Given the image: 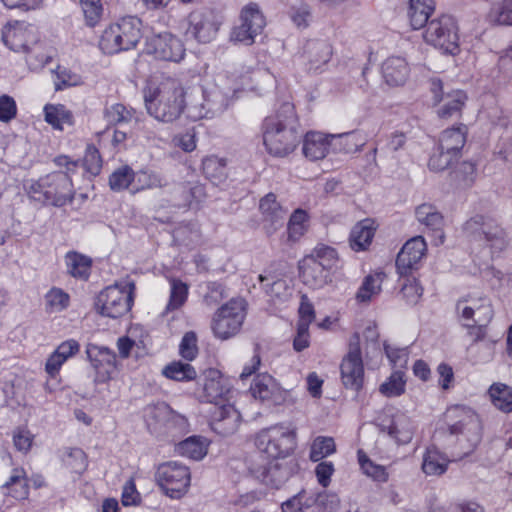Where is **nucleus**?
<instances>
[{
    "label": "nucleus",
    "instance_id": "nucleus-1",
    "mask_svg": "<svg viewBox=\"0 0 512 512\" xmlns=\"http://www.w3.org/2000/svg\"><path fill=\"white\" fill-rule=\"evenodd\" d=\"M262 129L267 151L277 157L293 152L301 138L298 118L289 102L284 103L274 115L266 117Z\"/></svg>",
    "mask_w": 512,
    "mask_h": 512
},
{
    "label": "nucleus",
    "instance_id": "nucleus-2",
    "mask_svg": "<svg viewBox=\"0 0 512 512\" xmlns=\"http://www.w3.org/2000/svg\"><path fill=\"white\" fill-rule=\"evenodd\" d=\"M186 90L175 79H166L144 91L147 113L163 123L176 121L185 109Z\"/></svg>",
    "mask_w": 512,
    "mask_h": 512
},
{
    "label": "nucleus",
    "instance_id": "nucleus-3",
    "mask_svg": "<svg viewBox=\"0 0 512 512\" xmlns=\"http://www.w3.org/2000/svg\"><path fill=\"white\" fill-rule=\"evenodd\" d=\"M29 193L37 201L62 207L71 203L75 196L72 180L67 173L53 172L30 186Z\"/></svg>",
    "mask_w": 512,
    "mask_h": 512
},
{
    "label": "nucleus",
    "instance_id": "nucleus-4",
    "mask_svg": "<svg viewBox=\"0 0 512 512\" xmlns=\"http://www.w3.org/2000/svg\"><path fill=\"white\" fill-rule=\"evenodd\" d=\"M140 39V19L131 16L124 17L103 31L99 47L106 54H114L134 48Z\"/></svg>",
    "mask_w": 512,
    "mask_h": 512
},
{
    "label": "nucleus",
    "instance_id": "nucleus-5",
    "mask_svg": "<svg viewBox=\"0 0 512 512\" xmlns=\"http://www.w3.org/2000/svg\"><path fill=\"white\" fill-rule=\"evenodd\" d=\"M256 445L265 458L286 460L296 448V431L281 425L263 429L257 434Z\"/></svg>",
    "mask_w": 512,
    "mask_h": 512
},
{
    "label": "nucleus",
    "instance_id": "nucleus-6",
    "mask_svg": "<svg viewBox=\"0 0 512 512\" xmlns=\"http://www.w3.org/2000/svg\"><path fill=\"white\" fill-rule=\"evenodd\" d=\"M463 229L468 237L489 248L492 255L508 245L506 231L491 217L475 215L465 222Z\"/></svg>",
    "mask_w": 512,
    "mask_h": 512
},
{
    "label": "nucleus",
    "instance_id": "nucleus-7",
    "mask_svg": "<svg viewBox=\"0 0 512 512\" xmlns=\"http://www.w3.org/2000/svg\"><path fill=\"white\" fill-rule=\"evenodd\" d=\"M135 284L132 281L116 283L102 290L96 302L99 313L109 318L127 314L133 304Z\"/></svg>",
    "mask_w": 512,
    "mask_h": 512
},
{
    "label": "nucleus",
    "instance_id": "nucleus-8",
    "mask_svg": "<svg viewBox=\"0 0 512 512\" xmlns=\"http://www.w3.org/2000/svg\"><path fill=\"white\" fill-rule=\"evenodd\" d=\"M424 39L444 53L455 55L459 52L458 27L449 15H442L428 22Z\"/></svg>",
    "mask_w": 512,
    "mask_h": 512
},
{
    "label": "nucleus",
    "instance_id": "nucleus-9",
    "mask_svg": "<svg viewBox=\"0 0 512 512\" xmlns=\"http://www.w3.org/2000/svg\"><path fill=\"white\" fill-rule=\"evenodd\" d=\"M245 319V305L242 299H232L221 306L212 319V331L215 337L227 340L241 329Z\"/></svg>",
    "mask_w": 512,
    "mask_h": 512
},
{
    "label": "nucleus",
    "instance_id": "nucleus-10",
    "mask_svg": "<svg viewBox=\"0 0 512 512\" xmlns=\"http://www.w3.org/2000/svg\"><path fill=\"white\" fill-rule=\"evenodd\" d=\"M155 478L166 495L179 499L187 492L191 475L188 467L170 461L158 467Z\"/></svg>",
    "mask_w": 512,
    "mask_h": 512
},
{
    "label": "nucleus",
    "instance_id": "nucleus-11",
    "mask_svg": "<svg viewBox=\"0 0 512 512\" xmlns=\"http://www.w3.org/2000/svg\"><path fill=\"white\" fill-rule=\"evenodd\" d=\"M445 418L449 425L450 434H465L472 448L480 442L482 425L474 411L467 407L456 405L447 409Z\"/></svg>",
    "mask_w": 512,
    "mask_h": 512
},
{
    "label": "nucleus",
    "instance_id": "nucleus-12",
    "mask_svg": "<svg viewBox=\"0 0 512 512\" xmlns=\"http://www.w3.org/2000/svg\"><path fill=\"white\" fill-rule=\"evenodd\" d=\"M250 473L260 482L271 488L281 487L292 474L290 461L267 459L259 455L249 467Z\"/></svg>",
    "mask_w": 512,
    "mask_h": 512
},
{
    "label": "nucleus",
    "instance_id": "nucleus-13",
    "mask_svg": "<svg viewBox=\"0 0 512 512\" xmlns=\"http://www.w3.org/2000/svg\"><path fill=\"white\" fill-rule=\"evenodd\" d=\"M456 312L465 327L488 325L494 315L491 301L486 296L469 294L456 303Z\"/></svg>",
    "mask_w": 512,
    "mask_h": 512
},
{
    "label": "nucleus",
    "instance_id": "nucleus-14",
    "mask_svg": "<svg viewBox=\"0 0 512 512\" xmlns=\"http://www.w3.org/2000/svg\"><path fill=\"white\" fill-rule=\"evenodd\" d=\"M266 20L256 3L244 6L240 13V24L230 34V40L244 45H252L255 38L263 32Z\"/></svg>",
    "mask_w": 512,
    "mask_h": 512
},
{
    "label": "nucleus",
    "instance_id": "nucleus-15",
    "mask_svg": "<svg viewBox=\"0 0 512 512\" xmlns=\"http://www.w3.org/2000/svg\"><path fill=\"white\" fill-rule=\"evenodd\" d=\"M338 506L335 495L302 491L282 504V512H335Z\"/></svg>",
    "mask_w": 512,
    "mask_h": 512
},
{
    "label": "nucleus",
    "instance_id": "nucleus-16",
    "mask_svg": "<svg viewBox=\"0 0 512 512\" xmlns=\"http://www.w3.org/2000/svg\"><path fill=\"white\" fill-rule=\"evenodd\" d=\"M220 26V18L208 8L195 9L188 15L187 33L199 43L206 44L215 39Z\"/></svg>",
    "mask_w": 512,
    "mask_h": 512
},
{
    "label": "nucleus",
    "instance_id": "nucleus-17",
    "mask_svg": "<svg viewBox=\"0 0 512 512\" xmlns=\"http://www.w3.org/2000/svg\"><path fill=\"white\" fill-rule=\"evenodd\" d=\"M359 342V336L355 334L350 341L349 351L340 366L343 385L355 391L362 388L364 381V366Z\"/></svg>",
    "mask_w": 512,
    "mask_h": 512
},
{
    "label": "nucleus",
    "instance_id": "nucleus-18",
    "mask_svg": "<svg viewBox=\"0 0 512 512\" xmlns=\"http://www.w3.org/2000/svg\"><path fill=\"white\" fill-rule=\"evenodd\" d=\"M146 50L155 58L164 61L179 62L185 55L182 41L168 32L152 36L147 42Z\"/></svg>",
    "mask_w": 512,
    "mask_h": 512
},
{
    "label": "nucleus",
    "instance_id": "nucleus-19",
    "mask_svg": "<svg viewBox=\"0 0 512 512\" xmlns=\"http://www.w3.org/2000/svg\"><path fill=\"white\" fill-rule=\"evenodd\" d=\"M2 39L11 50L26 53L37 43V34L32 25L14 21L3 28Z\"/></svg>",
    "mask_w": 512,
    "mask_h": 512
},
{
    "label": "nucleus",
    "instance_id": "nucleus-20",
    "mask_svg": "<svg viewBox=\"0 0 512 512\" xmlns=\"http://www.w3.org/2000/svg\"><path fill=\"white\" fill-rule=\"evenodd\" d=\"M87 357L95 370L97 382H107L116 369V355L106 347L88 344Z\"/></svg>",
    "mask_w": 512,
    "mask_h": 512
},
{
    "label": "nucleus",
    "instance_id": "nucleus-21",
    "mask_svg": "<svg viewBox=\"0 0 512 512\" xmlns=\"http://www.w3.org/2000/svg\"><path fill=\"white\" fill-rule=\"evenodd\" d=\"M427 244L422 236L409 239L397 255L396 267L401 276H407L417 268L418 263L425 255Z\"/></svg>",
    "mask_w": 512,
    "mask_h": 512
},
{
    "label": "nucleus",
    "instance_id": "nucleus-22",
    "mask_svg": "<svg viewBox=\"0 0 512 512\" xmlns=\"http://www.w3.org/2000/svg\"><path fill=\"white\" fill-rule=\"evenodd\" d=\"M263 229L267 235H272L284 226L287 211L277 201L276 195L268 193L259 202Z\"/></svg>",
    "mask_w": 512,
    "mask_h": 512
},
{
    "label": "nucleus",
    "instance_id": "nucleus-23",
    "mask_svg": "<svg viewBox=\"0 0 512 512\" xmlns=\"http://www.w3.org/2000/svg\"><path fill=\"white\" fill-rule=\"evenodd\" d=\"M241 420L238 409L228 402L215 406L211 415V427L219 435L230 436L238 430Z\"/></svg>",
    "mask_w": 512,
    "mask_h": 512
},
{
    "label": "nucleus",
    "instance_id": "nucleus-24",
    "mask_svg": "<svg viewBox=\"0 0 512 512\" xmlns=\"http://www.w3.org/2000/svg\"><path fill=\"white\" fill-rule=\"evenodd\" d=\"M332 46L325 40H308L303 48L302 58L309 72H318L330 61Z\"/></svg>",
    "mask_w": 512,
    "mask_h": 512
},
{
    "label": "nucleus",
    "instance_id": "nucleus-25",
    "mask_svg": "<svg viewBox=\"0 0 512 512\" xmlns=\"http://www.w3.org/2000/svg\"><path fill=\"white\" fill-rule=\"evenodd\" d=\"M300 278L304 285L319 289L324 287L329 280V269L323 261L315 257H304L300 262Z\"/></svg>",
    "mask_w": 512,
    "mask_h": 512
},
{
    "label": "nucleus",
    "instance_id": "nucleus-26",
    "mask_svg": "<svg viewBox=\"0 0 512 512\" xmlns=\"http://www.w3.org/2000/svg\"><path fill=\"white\" fill-rule=\"evenodd\" d=\"M379 426L381 431L386 432L400 445L410 443L415 430L412 420L405 414L394 415L387 423L383 421Z\"/></svg>",
    "mask_w": 512,
    "mask_h": 512
},
{
    "label": "nucleus",
    "instance_id": "nucleus-27",
    "mask_svg": "<svg viewBox=\"0 0 512 512\" xmlns=\"http://www.w3.org/2000/svg\"><path fill=\"white\" fill-rule=\"evenodd\" d=\"M231 389L226 379L218 371L208 373L204 383V396L207 401L215 403V406L226 404L230 400Z\"/></svg>",
    "mask_w": 512,
    "mask_h": 512
},
{
    "label": "nucleus",
    "instance_id": "nucleus-28",
    "mask_svg": "<svg viewBox=\"0 0 512 512\" xmlns=\"http://www.w3.org/2000/svg\"><path fill=\"white\" fill-rule=\"evenodd\" d=\"M415 216L421 225L436 234V244H443L445 238L443 232L444 217L437 208L431 204H421L416 208Z\"/></svg>",
    "mask_w": 512,
    "mask_h": 512
},
{
    "label": "nucleus",
    "instance_id": "nucleus-29",
    "mask_svg": "<svg viewBox=\"0 0 512 512\" xmlns=\"http://www.w3.org/2000/svg\"><path fill=\"white\" fill-rule=\"evenodd\" d=\"M250 72L251 67H246L244 65H241L240 69L237 67H230L224 72L218 74L216 80L217 85L226 96L230 93L234 96L237 92L243 89L246 84V80L249 78Z\"/></svg>",
    "mask_w": 512,
    "mask_h": 512
},
{
    "label": "nucleus",
    "instance_id": "nucleus-30",
    "mask_svg": "<svg viewBox=\"0 0 512 512\" xmlns=\"http://www.w3.org/2000/svg\"><path fill=\"white\" fill-rule=\"evenodd\" d=\"M250 391L254 398L261 401L278 403L283 398V391L275 379L267 373L259 374L254 378Z\"/></svg>",
    "mask_w": 512,
    "mask_h": 512
},
{
    "label": "nucleus",
    "instance_id": "nucleus-31",
    "mask_svg": "<svg viewBox=\"0 0 512 512\" xmlns=\"http://www.w3.org/2000/svg\"><path fill=\"white\" fill-rule=\"evenodd\" d=\"M334 138V134L326 135L321 132L307 133L303 141V154L311 161L323 159L329 151L331 139Z\"/></svg>",
    "mask_w": 512,
    "mask_h": 512
},
{
    "label": "nucleus",
    "instance_id": "nucleus-32",
    "mask_svg": "<svg viewBox=\"0 0 512 512\" xmlns=\"http://www.w3.org/2000/svg\"><path fill=\"white\" fill-rule=\"evenodd\" d=\"M409 65L402 57H389L382 65V73L390 86L403 85L409 76Z\"/></svg>",
    "mask_w": 512,
    "mask_h": 512
},
{
    "label": "nucleus",
    "instance_id": "nucleus-33",
    "mask_svg": "<svg viewBox=\"0 0 512 512\" xmlns=\"http://www.w3.org/2000/svg\"><path fill=\"white\" fill-rule=\"evenodd\" d=\"M375 231V223L371 219H364L355 224L349 238L351 248L354 251L365 250L371 244Z\"/></svg>",
    "mask_w": 512,
    "mask_h": 512
},
{
    "label": "nucleus",
    "instance_id": "nucleus-34",
    "mask_svg": "<svg viewBox=\"0 0 512 512\" xmlns=\"http://www.w3.org/2000/svg\"><path fill=\"white\" fill-rule=\"evenodd\" d=\"M467 136V127L463 124L457 127H452L444 130L439 138L440 149H446V151L458 157L460 151L465 145Z\"/></svg>",
    "mask_w": 512,
    "mask_h": 512
},
{
    "label": "nucleus",
    "instance_id": "nucleus-35",
    "mask_svg": "<svg viewBox=\"0 0 512 512\" xmlns=\"http://www.w3.org/2000/svg\"><path fill=\"white\" fill-rule=\"evenodd\" d=\"M209 442L202 436H190L175 446V452L183 457L201 460L208 451Z\"/></svg>",
    "mask_w": 512,
    "mask_h": 512
},
{
    "label": "nucleus",
    "instance_id": "nucleus-36",
    "mask_svg": "<svg viewBox=\"0 0 512 512\" xmlns=\"http://www.w3.org/2000/svg\"><path fill=\"white\" fill-rule=\"evenodd\" d=\"M433 10V0H410L408 17L412 28L420 29L427 24Z\"/></svg>",
    "mask_w": 512,
    "mask_h": 512
},
{
    "label": "nucleus",
    "instance_id": "nucleus-37",
    "mask_svg": "<svg viewBox=\"0 0 512 512\" xmlns=\"http://www.w3.org/2000/svg\"><path fill=\"white\" fill-rule=\"evenodd\" d=\"M449 459L435 447L427 449L423 457L422 470L426 475L440 476L448 467Z\"/></svg>",
    "mask_w": 512,
    "mask_h": 512
},
{
    "label": "nucleus",
    "instance_id": "nucleus-38",
    "mask_svg": "<svg viewBox=\"0 0 512 512\" xmlns=\"http://www.w3.org/2000/svg\"><path fill=\"white\" fill-rule=\"evenodd\" d=\"M385 274L376 272L367 275L356 293V300L359 303H369L375 296L381 292V287Z\"/></svg>",
    "mask_w": 512,
    "mask_h": 512
},
{
    "label": "nucleus",
    "instance_id": "nucleus-39",
    "mask_svg": "<svg viewBox=\"0 0 512 512\" xmlns=\"http://www.w3.org/2000/svg\"><path fill=\"white\" fill-rule=\"evenodd\" d=\"M205 177L215 185L223 184L227 177L226 161L216 156H208L202 162Z\"/></svg>",
    "mask_w": 512,
    "mask_h": 512
},
{
    "label": "nucleus",
    "instance_id": "nucleus-40",
    "mask_svg": "<svg viewBox=\"0 0 512 512\" xmlns=\"http://www.w3.org/2000/svg\"><path fill=\"white\" fill-rule=\"evenodd\" d=\"M187 118L192 121H198L203 118L210 117L214 114L215 109L207 107L206 99L201 92L191 94L188 102L185 101V109Z\"/></svg>",
    "mask_w": 512,
    "mask_h": 512
},
{
    "label": "nucleus",
    "instance_id": "nucleus-41",
    "mask_svg": "<svg viewBox=\"0 0 512 512\" xmlns=\"http://www.w3.org/2000/svg\"><path fill=\"white\" fill-rule=\"evenodd\" d=\"M104 119L110 126L126 124L137 119L136 111L122 103H114L106 106L103 112Z\"/></svg>",
    "mask_w": 512,
    "mask_h": 512
},
{
    "label": "nucleus",
    "instance_id": "nucleus-42",
    "mask_svg": "<svg viewBox=\"0 0 512 512\" xmlns=\"http://www.w3.org/2000/svg\"><path fill=\"white\" fill-rule=\"evenodd\" d=\"M3 489H6L7 493L15 499H26L29 487L24 469L15 468L9 479L3 484Z\"/></svg>",
    "mask_w": 512,
    "mask_h": 512
},
{
    "label": "nucleus",
    "instance_id": "nucleus-43",
    "mask_svg": "<svg viewBox=\"0 0 512 512\" xmlns=\"http://www.w3.org/2000/svg\"><path fill=\"white\" fill-rule=\"evenodd\" d=\"M68 273L80 279H87L90 274L92 261L89 257L77 252H69L65 256Z\"/></svg>",
    "mask_w": 512,
    "mask_h": 512
},
{
    "label": "nucleus",
    "instance_id": "nucleus-44",
    "mask_svg": "<svg viewBox=\"0 0 512 512\" xmlns=\"http://www.w3.org/2000/svg\"><path fill=\"white\" fill-rule=\"evenodd\" d=\"M45 120L58 130H63L65 125H72L73 116L63 105H46L44 108Z\"/></svg>",
    "mask_w": 512,
    "mask_h": 512
},
{
    "label": "nucleus",
    "instance_id": "nucleus-45",
    "mask_svg": "<svg viewBox=\"0 0 512 512\" xmlns=\"http://www.w3.org/2000/svg\"><path fill=\"white\" fill-rule=\"evenodd\" d=\"M336 452L334 438L329 436H317L310 445L309 459L319 462Z\"/></svg>",
    "mask_w": 512,
    "mask_h": 512
},
{
    "label": "nucleus",
    "instance_id": "nucleus-46",
    "mask_svg": "<svg viewBox=\"0 0 512 512\" xmlns=\"http://www.w3.org/2000/svg\"><path fill=\"white\" fill-rule=\"evenodd\" d=\"M489 395L496 408L503 412L512 411V389L502 383H495L489 389Z\"/></svg>",
    "mask_w": 512,
    "mask_h": 512
},
{
    "label": "nucleus",
    "instance_id": "nucleus-47",
    "mask_svg": "<svg viewBox=\"0 0 512 512\" xmlns=\"http://www.w3.org/2000/svg\"><path fill=\"white\" fill-rule=\"evenodd\" d=\"M169 415H171V408L165 403H158L146 407L144 417L147 425L157 430L166 426Z\"/></svg>",
    "mask_w": 512,
    "mask_h": 512
},
{
    "label": "nucleus",
    "instance_id": "nucleus-48",
    "mask_svg": "<svg viewBox=\"0 0 512 512\" xmlns=\"http://www.w3.org/2000/svg\"><path fill=\"white\" fill-rule=\"evenodd\" d=\"M163 375L175 381H191L197 376V372L189 363L174 361L166 365L162 371Z\"/></svg>",
    "mask_w": 512,
    "mask_h": 512
},
{
    "label": "nucleus",
    "instance_id": "nucleus-49",
    "mask_svg": "<svg viewBox=\"0 0 512 512\" xmlns=\"http://www.w3.org/2000/svg\"><path fill=\"white\" fill-rule=\"evenodd\" d=\"M137 186L135 191L145 189L164 188L167 186V179L160 173L151 170H142L135 174Z\"/></svg>",
    "mask_w": 512,
    "mask_h": 512
},
{
    "label": "nucleus",
    "instance_id": "nucleus-50",
    "mask_svg": "<svg viewBox=\"0 0 512 512\" xmlns=\"http://www.w3.org/2000/svg\"><path fill=\"white\" fill-rule=\"evenodd\" d=\"M405 385L404 373L402 371H395L380 385L379 391L388 398L398 397L405 392Z\"/></svg>",
    "mask_w": 512,
    "mask_h": 512
},
{
    "label": "nucleus",
    "instance_id": "nucleus-51",
    "mask_svg": "<svg viewBox=\"0 0 512 512\" xmlns=\"http://www.w3.org/2000/svg\"><path fill=\"white\" fill-rule=\"evenodd\" d=\"M308 214L302 209H297L290 216L287 232L291 241L299 240L307 230Z\"/></svg>",
    "mask_w": 512,
    "mask_h": 512
},
{
    "label": "nucleus",
    "instance_id": "nucleus-52",
    "mask_svg": "<svg viewBox=\"0 0 512 512\" xmlns=\"http://www.w3.org/2000/svg\"><path fill=\"white\" fill-rule=\"evenodd\" d=\"M466 98V94L461 90L447 94L444 105L438 111L439 116L441 118H450L459 113L464 106Z\"/></svg>",
    "mask_w": 512,
    "mask_h": 512
},
{
    "label": "nucleus",
    "instance_id": "nucleus-53",
    "mask_svg": "<svg viewBox=\"0 0 512 512\" xmlns=\"http://www.w3.org/2000/svg\"><path fill=\"white\" fill-rule=\"evenodd\" d=\"M86 25L96 26L103 17L104 7L102 0H79Z\"/></svg>",
    "mask_w": 512,
    "mask_h": 512
},
{
    "label": "nucleus",
    "instance_id": "nucleus-54",
    "mask_svg": "<svg viewBox=\"0 0 512 512\" xmlns=\"http://www.w3.org/2000/svg\"><path fill=\"white\" fill-rule=\"evenodd\" d=\"M135 178V172L127 165L116 169L109 177V186L113 191L127 189Z\"/></svg>",
    "mask_w": 512,
    "mask_h": 512
},
{
    "label": "nucleus",
    "instance_id": "nucleus-55",
    "mask_svg": "<svg viewBox=\"0 0 512 512\" xmlns=\"http://www.w3.org/2000/svg\"><path fill=\"white\" fill-rule=\"evenodd\" d=\"M188 296V286L180 280H171V292L166 310L172 311L180 308Z\"/></svg>",
    "mask_w": 512,
    "mask_h": 512
},
{
    "label": "nucleus",
    "instance_id": "nucleus-56",
    "mask_svg": "<svg viewBox=\"0 0 512 512\" xmlns=\"http://www.w3.org/2000/svg\"><path fill=\"white\" fill-rule=\"evenodd\" d=\"M358 460L363 472L379 482H386L388 480V473L384 466L373 463L365 454L361 451L358 452Z\"/></svg>",
    "mask_w": 512,
    "mask_h": 512
},
{
    "label": "nucleus",
    "instance_id": "nucleus-57",
    "mask_svg": "<svg viewBox=\"0 0 512 512\" xmlns=\"http://www.w3.org/2000/svg\"><path fill=\"white\" fill-rule=\"evenodd\" d=\"M63 461L72 471L81 473L86 469V454L80 448L65 449Z\"/></svg>",
    "mask_w": 512,
    "mask_h": 512
},
{
    "label": "nucleus",
    "instance_id": "nucleus-58",
    "mask_svg": "<svg viewBox=\"0 0 512 512\" xmlns=\"http://www.w3.org/2000/svg\"><path fill=\"white\" fill-rule=\"evenodd\" d=\"M69 299V295L60 288H52L45 296L47 306L54 312L66 309Z\"/></svg>",
    "mask_w": 512,
    "mask_h": 512
},
{
    "label": "nucleus",
    "instance_id": "nucleus-59",
    "mask_svg": "<svg viewBox=\"0 0 512 512\" xmlns=\"http://www.w3.org/2000/svg\"><path fill=\"white\" fill-rule=\"evenodd\" d=\"M335 138L342 139L344 150L347 153L357 152L365 145V136L359 131L347 132L342 134H334Z\"/></svg>",
    "mask_w": 512,
    "mask_h": 512
},
{
    "label": "nucleus",
    "instance_id": "nucleus-60",
    "mask_svg": "<svg viewBox=\"0 0 512 512\" xmlns=\"http://www.w3.org/2000/svg\"><path fill=\"white\" fill-rule=\"evenodd\" d=\"M456 158V155L446 151V149H440L439 146L438 151L430 157L428 165L433 171H443L448 168Z\"/></svg>",
    "mask_w": 512,
    "mask_h": 512
},
{
    "label": "nucleus",
    "instance_id": "nucleus-61",
    "mask_svg": "<svg viewBox=\"0 0 512 512\" xmlns=\"http://www.w3.org/2000/svg\"><path fill=\"white\" fill-rule=\"evenodd\" d=\"M423 288L415 278H406L402 284L401 294L408 304L414 305L421 298Z\"/></svg>",
    "mask_w": 512,
    "mask_h": 512
},
{
    "label": "nucleus",
    "instance_id": "nucleus-62",
    "mask_svg": "<svg viewBox=\"0 0 512 512\" xmlns=\"http://www.w3.org/2000/svg\"><path fill=\"white\" fill-rule=\"evenodd\" d=\"M180 355L187 361H192L198 354L197 338L194 332H187L183 336L180 346Z\"/></svg>",
    "mask_w": 512,
    "mask_h": 512
},
{
    "label": "nucleus",
    "instance_id": "nucleus-63",
    "mask_svg": "<svg viewBox=\"0 0 512 512\" xmlns=\"http://www.w3.org/2000/svg\"><path fill=\"white\" fill-rule=\"evenodd\" d=\"M493 20L501 25H512V0H503L491 14Z\"/></svg>",
    "mask_w": 512,
    "mask_h": 512
},
{
    "label": "nucleus",
    "instance_id": "nucleus-64",
    "mask_svg": "<svg viewBox=\"0 0 512 512\" xmlns=\"http://www.w3.org/2000/svg\"><path fill=\"white\" fill-rule=\"evenodd\" d=\"M308 257H315L320 261H323V263L326 264V268L330 269L338 261V254L336 250L332 247L321 245L314 249L313 254L309 255Z\"/></svg>",
    "mask_w": 512,
    "mask_h": 512
}]
</instances>
